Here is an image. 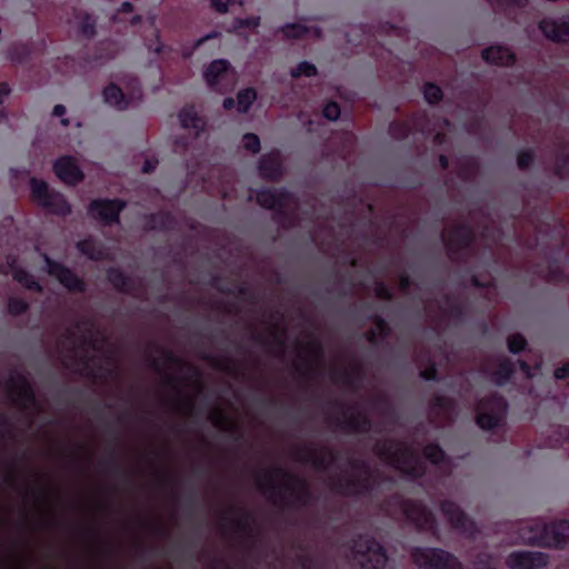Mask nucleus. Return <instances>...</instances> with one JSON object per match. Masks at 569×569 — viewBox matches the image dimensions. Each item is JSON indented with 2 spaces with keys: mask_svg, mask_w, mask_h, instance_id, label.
<instances>
[{
  "mask_svg": "<svg viewBox=\"0 0 569 569\" xmlns=\"http://www.w3.org/2000/svg\"><path fill=\"white\" fill-rule=\"evenodd\" d=\"M323 116L328 120H337L340 116V108L336 102H329L323 108Z\"/></svg>",
  "mask_w": 569,
  "mask_h": 569,
  "instance_id": "37",
  "label": "nucleus"
},
{
  "mask_svg": "<svg viewBox=\"0 0 569 569\" xmlns=\"http://www.w3.org/2000/svg\"><path fill=\"white\" fill-rule=\"evenodd\" d=\"M378 295H379L380 297H382V298H389L388 290H387L386 288H383V287H380V288H379V292H378Z\"/></svg>",
  "mask_w": 569,
  "mask_h": 569,
  "instance_id": "53",
  "label": "nucleus"
},
{
  "mask_svg": "<svg viewBox=\"0 0 569 569\" xmlns=\"http://www.w3.org/2000/svg\"><path fill=\"white\" fill-rule=\"evenodd\" d=\"M549 556L541 551H513L508 555L506 565L510 569H541L547 566Z\"/></svg>",
  "mask_w": 569,
  "mask_h": 569,
  "instance_id": "10",
  "label": "nucleus"
},
{
  "mask_svg": "<svg viewBox=\"0 0 569 569\" xmlns=\"http://www.w3.org/2000/svg\"><path fill=\"white\" fill-rule=\"evenodd\" d=\"M53 170L57 177L67 184H76L83 179V173L76 159L69 156L59 158L53 164Z\"/></svg>",
  "mask_w": 569,
  "mask_h": 569,
  "instance_id": "12",
  "label": "nucleus"
},
{
  "mask_svg": "<svg viewBox=\"0 0 569 569\" xmlns=\"http://www.w3.org/2000/svg\"><path fill=\"white\" fill-rule=\"evenodd\" d=\"M407 286H408V279L407 278H402L401 279V287L406 288Z\"/></svg>",
  "mask_w": 569,
  "mask_h": 569,
  "instance_id": "55",
  "label": "nucleus"
},
{
  "mask_svg": "<svg viewBox=\"0 0 569 569\" xmlns=\"http://www.w3.org/2000/svg\"><path fill=\"white\" fill-rule=\"evenodd\" d=\"M376 450L382 461L409 479L421 478L427 472L442 478L449 475L452 468L451 461L435 443L427 445L422 449V457L418 445L393 439L379 441Z\"/></svg>",
  "mask_w": 569,
  "mask_h": 569,
  "instance_id": "1",
  "label": "nucleus"
},
{
  "mask_svg": "<svg viewBox=\"0 0 569 569\" xmlns=\"http://www.w3.org/2000/svg\"><path fill=\"white\" fill-rule=\"evenodd\" d=\"M441 510L456 530L468 536H473L477 529L476 523L471 521L457 505L451 501H443L441 503Z\"/></svg>",
  "mask_w": 569,
  "mask_h": 569,
  "instance_id": "11",
  "label": "nucleus"
},
{
  "mask_svg": "<svg viewBox=\"0 0 569 569\" xmlns=\"http://www.w3.org/2000/svg\"><path fill=\"white\" fill-rule=\"evenodd\" d=\"M353 560L363 569H383L388 558L379 542L361 536L352 543Z\"/></svg>",
  "mask_w": 569,
  "mask_h": 569,
  "instance_id": "9",
  "label": "nucleus"
},
{
  "mask_svg": "<svg viewBox=\"0 0 569 569\" xmlns=\"http://www.w3.org/2000/svg\"><path fill=\"white\" fill-rule=\"evenodd\" d=\"M157 163H158V161L154 159H147L142 167L143 172L152 171L156 168Z\"/></svg>",
  "mask_w": 569,
  "mask_h": 569,
  "instance_id": "45",
  "label": "nucleus"
},
{
  "mask_svg": "<svg viewBox=\"0 0 569 569\" xmlns=\"http://www.w3.org/2000/svg\"><path fill=\"white\" fill-rule=\"evenodd\" d=\"M308 32L309 29L301 23H291L283 27V33L288 38H299Z\"/></svg>",
  "mask_w": 569,
  "mask_h": 569,
  "instance_id": "32",
  "label": "nucleus"
},
{
  "mask_svg": "<svg viewBox=\"0 0 569 569\" xmlns=\"http://www.w3.org/2000/svg\"><path fill=\"white\" fill-rule=\"evenodd\" d=\"M332 423L337 429L347 433L370 432L373 429L372 411L359 402L339 403Z\"/></svg>",
  "mask_w": 569,
  "mask_h": 569,
  "instance_id": "6",
  "label": "nucleus"
},
{
  "mask_svg": "<svg viewBox=\"0 0 569 569\" xmlns=\"http://www.w3.org/2000/svg\"><path fill=\"white\" fill-rule=\"evenodd\" d=\"M203 78L208 86L216 87L224 80H232L233 74L229 69L227 60L218 59L212 61L203 72Z\"/></svg>",
  "mask_w": 569,
  "mask_h": 569,
  "instance_id": "16",
  "label": "nucleus"
},
{
  "mask_svg": "<svg viewBox=\"0 0 569 569\" xmlns=\"http://www.w3.org/2000/svg\"><path fill=\"white\" fill-rule=\"evenodd\" d=\"M522 543L562 549L569 545V521L545 523L540 519L521 522L518 528Z\"/></svg>",
  "mask_w": 569,
  "mask_h": 569,
  "instance_id": "3",
  "label": "nucleus"
},
{
  "mask_svg": "<svg viewBox=\"0 0 569 569\" xmlns=\"http://www.w3.org/2000/svg\"><path fill=\"white\" fill-rule=\"evenodd\" d=\"M440 161L443 167L447 166V159L443 156L440 157Z\"/></svg>",
  "mask_w": 569,
  "mask_h": 569,
  "instance_id": "57",
  "label": "nucleus"
},
{
  "mask_svg": "<svg viewBox=\"0 0 569 569\" xmlns=\"http://www.w3.org/2000/svg\"><path fill=\"white\" fill-rule=\"evenodd\" d=\"M257 200L260 206L273 209L283 204V194L273 190H261L257 194Z\"/></svg>",
  "mask_w": 569,
  "mask_h": 569,
  "instance_id": "24",
  "label": "nucleus"
},
{
  "mask_svg": "<svg viewBox=\"0 0 569 569\" xmlns=\"http://www.w3.org/2000/svg\"><path fill=\"white\" fill-rule=\"evenodd\" d=\"M82 32H83L84 34H91V33H92V27H90V26H83V27H82Z\"/></svg>",
  "mask_w": 569,
  "mask_h": 569,
  "instance_id": "54",
  "label": "nucleus"
},
{
  "mask_svg": "<svg viewBox=\"0 0 569 569\" xmlns=\"http://www.w3.org/2000/svg\"><path fill=\"white\" fill-rule=\"evenodd\" d=\"M79 250L88 256L90 259H102L104 258V253L100 247L97 246L96 242L91 240L81 241L78 243Z\"/></svg>",
  "mask_w": 569,
  "mask_h": 569,
  "instance_id": "28",
  "label": "nucleus"
},
{
  "mask_svg": "<svg viewBox=\"0 0 569 569\" xmlns=\"http://www.w3.org/2000/svg\"><path fill=\"white\" fill-rule=\"evenodd\" d=\"M131 9H132V6L130 2H123L121 4V11L129 12V11H131Z\"/></svg>",
  "mask_w": 569,
  "mask_h": 569,
  "instance_id": "52",
  "label": "nucleus"
},
{
  "mask_svg": "<svg viewBox=\"0 0 569 569\" xmlns=\"http://www.w3.org/2000/svg\"><path fill=\"white\" fill-rule=\"evenodd\" d=\"M555 378L556 379H565L569 377V362L562 366L561 368H558L555 370Z\"/></svg>",
  "mask_w": 569,
  "mask_h": 569,
  "instance_id": "43",
  "label": "nucleus"
},
{
  "mask_svg": "<svg viewBox=\"0 0 569 569\" xmlns=\"http://www.w3.org/2000/svg\"><path fill=\"white\" fill-rule=\"evenodd\" d=\"M520 367L528 377H533V375L529 371V367L526 362H520Z\"/></svg>",
  "mask_w": 569,
  "mask_h": 569,
  "instance_id": "51",
  "label": "nucleus"
},
{
  "mask_svg": "<svg viewBox=\"0 0 569 569\" xmlns=\"http://www.w3.org/2000/svg\"><path fill=\"white\" fill-rule=\"evenodd\" d=\"M62 123H63V124H67V123H68V120H67V119H63V120H62Z\"/></svg>",
  "mask_w": 569,
  "mask_h": 569,
  "instance_id": "59",
  "label": "nucleus"
},
{
  "mask_svg": "<svg viewBox=\"0 0 569 569\" xmlns=\"http://www.w3.org/2000/svg\"><path fill=\"white\" fill-rule=\"evenodd\" d=\"M10 268H11L13 278L19 283H21L29 290H40L39 283L37 281H33L31 279L32 277L30 274H28V272H26L24 270H22L20 268H17L13 262L10 263Z\"/></svg>",
  "mask_w": 569,
  "mask_h": 569,
  "instance_id": "27",
  "label": "nucleus"
},
{
  "mask_svg": "<svg viewBox=\"0 0 569 569\" xmlns=\"http://www.w3.org/2000/svg\"><path fill=\"white\" fill-rule=\"evenodd\" d=\"M385 329H386V323L383 321H378L377 322V332H372L373 336L376 335H382L385 332Z\"/></svg>",
  "mask_w": 569,
  "mask_h": 569,
  "instance_id": "49",
  "label": "nucleus"
},
{
  "mask_svg": "<svg viewBox=\"0 0 569 569\" xmlns=\"http://www.w3.org/2000/svg\"><path fill=\"white\" fill-rule=\"evenodd\" d=\"M64 112H66V108L62 104H57L53 108V114L57 116V117L63 116Z\"/></svg>",
  "mask_w": 569,
  "mask_h": 569,
  "instance_id": "48",
  "label": "nucleus"
},
{
  "mask_svg": "<svg viewBox=\"0 0 569 569\" xmlns=\"http://www.w3.org/2000/svg\"><path fill=\"white\" fill-rule=\"evenodd\" d=\"M511 367L509 363H502L501 369L497 373L496 381L499 386H501L510 376Z\"/></svg>",
  "mask_w": 569,
  "mask_h": 569,
  "instance_id": "40",
  "label": "nucleus"
},
{
  "mask_svg": "<svg viewBox=\"0 0 569 569\" xmlns=\"http://www.w3.org/2000/svg\"><path fill=\"white\" fill-rule=\"evenodd\" d=\"M233 0H227L226 2L221 0H210L211 7L221 13L227 12L229 4H231Z\"/></svg>",
  "mask_w": 569,
  "mask_h": 569,
  "instance_id": "41",
  "label": "nucleus"
},
{
  "mask_svg": "<svg viewBox=\"0 0 569 569\" xmlns=\"http://www.w3.org/2000/svg\"><path fill=\"white\" fill-rule=\"evenodd\" d=\"M103 100L117 109H124L128 104L121 89L114 84H110L103 90Z\"/></svg>",
  "mask_w": 569,
  "mask_h": 569,
  "instance_id": "22",
  "label": "nucleus"
},
{
  "mask_svg": "<svg viewBox=\"0 0 569 569\" xmlns=\"http://www.w3.org/2000/svg\"><path fill=\"white\" fill-rule=\"evenodd\" d=\"M123 207L124 203L118 200H96L90 204L89 211L93 218L110 223L117 220Z\"/></svg>",
  "mask_w": 569,
  "mask_h": 569,
  "instance_id": "14",
  "label": "nucleus"
},
{
  "mask_svg": "<svg viewBox=\"0 0 569 569\" xmlns=\"http://www.w3.org/2000/svg\"><path fill=\"white\" fill-rule=\"evenodd\" d=\"M243 147L247 150L257 153L260 150V140L256 134L247 133L243 136Z\"/></svg>",
  "mask_w": 569,
  "mask_h": 569,
  "instance_id": "36",
  "label": "nucleus"
},
{
  "mask_svg": "<svg viewBox=\"0 0 569 569\" xmlns=\"http://www.w3.org/2000/svg\"><path fill=\"white\" fill-rule=\"evenodd\" d=\"M423 94L429 103H436L442 97L440 88L431 83L425 86Z\"/></svg>",
  "mask_w": 569,
  "mask_h": 569,
  "instance_id": "34",
  "label": "nucleus"
},
{
  "mask_svg": "<svg viewBox=\"0 0 569 569\" xmlns=\"http://www.w3.org/2000/svg\"><path fill=\"white\" fill-rule=\"evenodd\" d=\"M259 171L263 177L273 179L280 173V164L278 161V156H269L268 158H263L259 166Z\"/></svg>",
  "mask_w": 569,
  "mask_h": 569,
  "instance_id": "25",
  "label": "nucleus"
},
{
  "mask_svg": "<svg viewBox=\"0 0 569 569\" xmlns=\"http://www.w3.org/2000/svg\"><path fill=\"white\" fill-rule=\"evenodd\" d=\"M525 347L526 339L521 335H513L508 340V348L512 353L522 351Z\"/></svg>",
  "mask_w": 569,
  "mask_h": 569,
  "instance_id": "35",
  "label": "nucleus"
},
{
  "mask_svg": "<svg viewBox=\"0 0 569 569\" xmlns=\"http://www.w3.org/2000/svg\"><path fill=\"white\" fill-rule=\"evenodd\" d=\"M26 309H27V305L22 300L16 299V298L10 299V301H9L10 313L19 315V313L23 312Z\"/></svg>",
  "mask_w": 569,
  "mask_h": 569,
  "instance_id": "38",
  "label": "nucleus"
},
{
  "mask_svg": "<svg viewBox=\"0 0 569 569\" xmlns=\"http://www.w3.org/2000/svg\"><path fill=\"white\" fill-rule=\"evenodd\" d=\"M234 104H236V102H234V100H233V99H231V98H227V99H224V101H223V107H224L226 109H231L232 107H234Z\"/></svg>",
  "mask_w": 569,
  "mask_h": 569,
  "instance_id": "50",
  "label": "nucleus"
},
{
  "mask_svg": "<svg viewBox=\"0 0 569 569\" xmlns=\"http://www.w3.org/2000/svg\"><path fill=\"white\" fill-rule=\"evenodd\" d=\"M455 407L447 402L445 396H438L435 400V405L432 407L431 415L436 418L440 415L446 416V421L440 422V425H445L447 422L453 421Z\"/></svg>",
  "mask_w": 569,
  "mask_h": 569,
  "instance_id": "23",
  "label": "nucleus"
},
{
  "mask_svg": "<svg viewBox=\"0 0 569 569\" xmlns=\"http://www.w3.org/2000/svg\"><path fill=\"white\" fill-rule=\"evenodd\" d=\"M28 383L23 376L11 377L6 391H28Z\"/></svg>",
  "mask_w": 569,
  "mask_h": 569,
  "instance_id": "33",
  "label": "nucleus"
},
{
  "mask_svg": "<svg viewBox=\"0 0 569 569\" xmlns=\"http://www.w3.org/2000/svg\"><path fill=\"white\" fill-rule=\"evenodd\" d=\"M441 137V133H437L435 139L439 142V143H442V139L440 138Z\"/></svg>",
  "mask_w": 569,
  "mask_h": 569,
  "instance_id": "56",
  "label": "nucleus"
},
{
  "mask_svg": "<svg viewBox=\"0 0 569 569\" xmlns=\"http://www.w3.org/2000/svg\"><path fill=\"white\" fill-rule=\"evenodd\" d=\"M10 93V89L7 83L0 84V103L3 102L4 98Z\"/></svg>",
  "mask_w": 569,
  "mask_h": 569,
  "instance_id": "47",
  "label": "nucleus"
},
{
  "mask_svg": "<svg viewBox=\"0 0 569 569\" xmlns=\"http://www.w3.org/2000/svg\"><path fill=\"white\" fill-rule=\"evenodd\" d=\"M386 512L396 519L406 518L418 529L438 535L431 511L419 501L393 497L386 506Z\"/></svg>",
  "mask_w": 569,
  "mask_h": 569,
  "instance_id": "5",
  "label": "nucleus"
},
{
  "mask_svg": "<svg viewBox=\"0 0 569 569\" xmlns=\"http://www.w3.org/2000/svg\"><path fill=\"white\" fill-rule=\"evenodd\" d=\"M254 100L256 92L253 89H244L240 91L237 99V110L239 112H247Z\"/></svg>",
  "mask_w": 569,
  "mask_h": 569,
  "instance_id": "29",
  "label": "nucleus"
},
{
  "mask_svg": "<svg viewBox=\"0 0 569 569\" xmlns=\"http://www.w3.org/2000/svg\"><path fill=\"white\" fill-rule=\"evenodd\" d=\"M303 359L311 365L318 366L322 360V349L318 339L313 336L308 338L306 346L301 347L300 350Z\"/></svg>",
  "mask_w": 569,
  "mask_h": 569,
  "instance_id": "19",
  "label": "nucleus"
},
{
  "mask_svg": "<svg viewBox=\"0 0 569 569\" xmlns=\"http://www.w3.org/2000/svg\"><path fill=\"white\" fill-rule=\"evenodd\" d=\"M348 493L351 495H366L371 490V480L370 477L366 473L363 479H358L357 481H352V483L347 489Z\"/></svg>",
  "mask_w": 569,
  "mask_h": 569,
  "instance_id": "30",
  "label": "nucleus"
},
{
  "mask_svg": "<svg viewBox=\"0 0 569 569\" xmlns=\"http://www.w3.org/2000/svg\"><path fill=\"white\" fill-rule=\"evenodd\" d=\"M305 462L319 471H327L333 461V455L328 450H309L303 458Z\"/></svg>",
  "mask_w": 569,
  "mask_h": 569,
  "instance_id": "17",
  "label": "nucleus"
},
{
  "mask_svg": "<svg viewBox=\"0 0 569 569\" xmlns=\"http://www.w3.org/2000/svg\"><path fill=\"white\" fill-rule=\"evenodd\" d=\"M179 120L183 128L194 129L196 133L203 129L204 122L198 117L193 108H184L179 113Z\"/></svg>",
  "mask_w": 569,
  "mask_h": 569,
  "instance_id": "21",
  "label": "nucleus"
},
{
  "mask_svg": "<svg viewBox=\"0 0 569 569\" xmlns=\"http://www.w3.org/2000/svg\"><path fill=\"white\" fill-rule=\"evenodd\" d=\"M507 412V402L501 393H487L478 400L476 420L483 430H493L502 426Z\"/></svg>",
  "mask_w": 569,
  "mask_h": 569,
  "instance_id": "7",
  "label": "nucleus"
},
{
  "mask_svg": "<svg viewBox=\"0 0 569 569\" xmlns=\"http://www.w3.org/2000/svg\"><path fill=\"white\" fill-rule=\"evenodd\" d=\"M259 24V18H248V19H241L237 21L236 27L238 28H256Z\"/></svg>",
  "mask_w": 569,
  "mask_h": 569,
  "instance_id": "42",
  "label": "nucleus"
},
{
  "mask_svg": "<svg viewBox=\"0 0 569 569\" xmlns=\"http://www.w3.org/2000/svg\"><path fill=\"white\" fill-rule=\"evenodd\" d=\"M218 36H219V33H218V32H212V33H209V34H207V36H204V37H202V38H200L199 40H197V41L194 42V44H193V49L198 48V47H199L201 43H203L206 40L211 39V38H216V37H218Z\"/></svg>",
  "mask_w": 569,
  "mask_h": 569,
  "instance_id": "46",
  "label": "nucleus"
},
{
  "mask_svg": "<svg viewBox=\"0 0 569 569\" xmlns=\"http://www.w3.org/2000/svg\"><path fill=\"white\" fill-rule=\"evenodd\" d=\"M66 343L71 349L72 358L83 361L94 378L107 379L112 376L117 367L116 358L106 348L103 337L91 325L77 327V332H71Z\"/></svg>",
  "mask_w": 569,
  "mask_h": 569,
  "instance_id": "2",
  "label": "nucleus"
},
{
  "mask_svg": "<svg viewBox=\"0 0 569 569\" xmlns=\"http://www.w3.org/2000/svg\"><path fill=\"white\" fill-rule=\"evenodd\" d=\"M290 73L293 78L301 76L312 77L317 73V68L308 61H302L296 68L291 69Z\"/></svg>",
  "mask_w": 569,
  "mask_h": 569,
  "instance_id": "31",
  "label": "nucleus"
},
{
  "mask_svg": "<svg viewBox=\"0 0 569 569\" xmlns=\"http://www.w3.org/2000/svg\"><path fill=\"white\" fill-rule=\"evenodd\" d=\"M30 186L33 200H36L42 207L43 204L50 203L49 198L54 191L49 190L47 182L32 178L30 180Z\"/></svg>",
  "mask_w": 569,
  "mask_h": 569,
  "instance_id": "20",
  "label": "nucleus"
},
{
  "mask_svg": "<svg viewBox=\"0 0 569 569\" xmlns=\"http://www.w3.org/2000/svg\"><path fill=\"white\" fill-rule=\"evenodd\" d=\"M539 28L552 41H569V17L543 19Z\"/></svg>",
  "mask_w": 569,
  "mask_h": 569,
  "instance_id": "13",
  "label": "nucleus"
},
{
  "mask_svg": "<svg viewBox=\"0 0 569 569\" xmlns=\"http://www.w3.org/2000/svg\"><path fill=\"white\" fill-rule=\"evenodd\" d=\"M486 61L493 64H509L513 61V54L510 50L502 46H491L482 51Z\"/></svg>",
  "mask_w": 569,
  "mask_h": 569,
  "instance_id": "18",
  "label": "nucleus"
},
{
  "mask_svg": "<svg viewBox=\"0 0 569 569\" xmlns=\"http://www.w3.org/2000/svg\"><path fill=\"white\" fill-rule=\"evenodd\" d=\"M109 279L114 283L116 287H122L124 284V281H123L121 274H119L116 271L109 272Z\"/></svg>",
  "mask_w": 569,
  "mask_h": 569,
  "instance_id": "44",
  "label": "nucleus"
},
{
  "mask_svg": "<svg viewBox=\"0 0 569 569\" xmlns=\"http://www.w3.org/2000/svg\"><path fill=\"white\" fill-rule=\"evenodd\" d=\"M49 199L50 203L43 204L49 211L58 214H66L70 211V207L61 193L54 191Z\"/></svg>",
  "mask_w": 569,
  "mask_h": 569,
  "instance_id": "26",
  "label": "nucleus"
},
{
  "mask_svg": "<svg viewBox=\"0 0 569 569\" xmlns=\"http://www.w3.org/2000/svg\"><path fill=\"white\" fill-rule=\"evenodd\" d=\"M532 159L533 158H532L531 151H529V150L520 151L518 154V159H517L519 168L525 169V168L529 167Z\"/></svg>",
  "mask_w": 569,
  "mask_h": 569,
  "instance_id": "39",
  "label": "nucleus"
},
{
  "mask_svg": "<svg viewBox=\"0 0 569 569\" xmlns=\"http://www.w3.org/2000/svg\"><path fill=\"white\" fill-rule=\"evenodd\" d=\"M295 481V478L284 469L270 468L259 476L258 486L268 499L277 503L293 490Z\"/></svg>",
  "mask_w": 569,
  "mask_h": 569,
  "instance_id": "8",
  "label": "nucleus"
},
{
  "mask_svg": "<svg viewBox=\"0 0 569 569\" xmlns=\"http://www.w3.org/2000/svg\"><path fill=\"white\" fill-rule=\"evenodd\" d=\"M47 272L69 290H82V282L69 269L44 256Z\"/></svg>",
  "mask_w": 569,
  "mask_h": 569,
  "instance_id": "15",
  "label": "nucleus"
},
{
  "mask_svg": "<svg viewBox=\"0 0 569 569\" xmlns=\"http://www.w3.org/2000/svg\"><path fill=\"white\" fill-rule=\"evenodd\" d=\"M411 557L417 566L425 569H463L457 557L439 548H415ZM498 563V557L481 552L472 569H497Z\"/></svg>",
  "mask_w": 569,
  "mask_h": 569,
  "instance_id": "4",
  "label": "nucleus"
},
{
  "mask_svg": "<svg viewBox=\"0 0 569 569\" xmlns=\"http://www.w3.org/2000/svg\"><path fill=\"white\" fill-rule=\"evenodd\" d=\"M139 20H140V17H139V16H136V17H133V19H132V22H133V23H136V22H138Z\"/></svg>",
  "mask_w": 569,
  "mask_h": 569,
  "instance_id": "58",
  "label": "nucleus"
}]
</instances>
